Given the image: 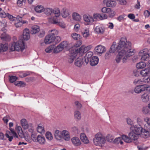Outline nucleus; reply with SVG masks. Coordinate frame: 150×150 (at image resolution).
<instances>
[{
    "label": "nucleus",
    "mask_w": 150,
    "mask_h": 150,
    "mask_svg": "<svg viewBox=\"0 0 150 150\" xmlns=\"http://www.w3.org/2000/svg\"><path fill=\"white\" fill-rule=\"evenodd\" d=\"M142 127L140 125H136L130 127V132L129 133L128 136L125 135L124 137L127 143H132L133 141H137L139 138V136L141 135Z\"/></svg>",
    "instance_id": "1"
},
{
    "label": "nucleus",
    "mask_w": 150,
    "mask_h": 150,
    "mask_svg": "<svg viewBox=\"0 0 150 150\" xmlns=\"http://www.w3.org/2000/svg\"><path fill=\"white\" fill-rule=\"evenodd\" d=\"M131 46L132 43L130 42L127 41L126 38H122L119 42L118 45H113L111 46L109 52L110 53H113L115 52H119L124 49L127 50L128 48Z\"/></svg>",
    "instance_id": "2"
},
{
    "label": "nucleus",
    "mask_w": 150,
    "mask_h": 150,
    "mask_svg": "<svg viewBox=\"0 0 150 150\" xmlns=\"http://www.w3.org/2000/svg\"><path fill=\"white\" fill-rule=\"evenodd\" d=\"M93 142L96 146H100L105 143L106 139L102 134L100 132H98L95 134Z\"/></svg>",
    "instance_id": "3"
},
{
    "label": "nucleus",
    "mask_w": 150,
    "mask_h": 150,
    "mask_svg": "<svg viewBox=\"0 0 150 150\" xmlns=\"http://www.w3.org/2000/svg\"><path fill=\"white\" fill-rule=\"evenodd\" d=\"M24 43L22 40H19L17 42H14L11 45V50L13 51L15 50L22 51L25 49Z\"/></svg>",
    "instance_id": "4"
},
{
    "label": "nucleus",
    "mask_w": 150,
    "mask_h": 150,
    "mask_svg": "<svg viewBox=\"0 0 150 150\" xmlns=\"http://www.w3.org/2000/svg\"><path fill=\"white\" fill-rule=\"evenodd\" d=\"M21 125L24 129H28L30 132H33L34 129L33 125L30 123H28L27 120L24 118L22 119L20 121Z\"/></svg>",
    "instance_id": "5"
},
{
    "label": "nucleus",
    "mask_w": 150,
    "mask_h": 150,
    "mask_svg": "<svg viewBox=\"0 0 150 150\" xmlns=\"http://www.w3.org/2000/svg\"><path fill=\"white\" fill-rule=\"evenodd\" d=\"M123 50L125 53V54L123 55L122 58V62L123 63H125L127 62L128 57L134 54L135 50L134 49L131 48V46L128 48L127 50L124 49Z\"/></svg>",
    "instance_id": "6"
},
{
    "label": "nucleus",
    "mask_w": 150,
    "mask_h": 150,
    "mask_svg": "<svg viewBox=\"0 0 150 150\" xmlns=\"http://www.w3.org/2000/svg\"><path fill=\"white\" fill-rule=\"evenodd\" d=\"M148 49L147 48L144 49L140 50L139 52V55L141 56V59L142 60L146 61L148 60L150 56L148 54Z\"/></svg>",
    "instance_id": "7"
},
{
    "label": "nucleus",
    "mask_w": 150,
    "mask_h": 150,
    "mask_svg": "<svg viewBox=\"0 0 150 150\" xmlns=\"http://www.w3.org/2000/svg\"><path fill=\"white\" fill-rule=\"evenodd\" d=\"M83 19L86 25L91 24L94 21L93 17L88 14H86L83 16Z\"/></svg>",
    "instance_id": "8"
},
{
    "label": "nucleus",
    "mask_w": 150,
    "mask_h": 150,
    "mask_svg": "<svg viewBox=\"0 0 150 150\" xmlns=\"http://www.w3.org/2000/svg\"><path fill=\"white\" fill-rule=\"evenodd\" d=\"M9 129L11 132L8 131L7 132L6 134V136L8 139L9 141L11 142L13 139L12 136L16 137H18V136L13 129L10 128Z\"/></svg>",
    "instance_id": "9"
},
{
    "label": "nucleus",
    "mask_w": 150,
    "mask_h": 150,
    "mask_svg": "<svg viewBox=\"0 0 150 150\" xmlns=\"http://www.w3.org/2000/svg\"><path fill=\"white\" fill-rule=\"evenodd\" d=\"M92 48L91 45H89L87 46L83 45L79 49L76 50V53H84L87 52L88 50H90Z\"/></svg>",
    "instance_id": "10"
},
{
    "label": "nucleus",
    "mask_w": 150,
    "mask_h": 150,
    "mask_svg": "<svg viewBox=\"0 0 150 150\" xmlns=\"http://www.w3.org/2000/svg\"><path fill=\"white\" fill-rule=\"evenodd\" d=\"M71 142L73 145L75 147L80 146L82 144L81 141L79 138L76 136L73 137L71 139Z\"/></svg>",
    "instance_id": "11"
},
{
    "label": "nucleus",
    "mask_w": 150,
    "mask_h": 150,
    "mask_svg": "<svg viewBox=\"0 0 150 150\" xmlns=\"http://www.w3.org/2000/svg\"><path fill=\"white\" fill-rule=\"evenodd\" d=\"M94 32L96 34L98 35H102L105 32V28L102 25H99L94 27Z\"/></svg>",
    "instance_id": "12"
},
{
    "label": "nucleus",
    "mask_w": 150,
    "mask_h": 150,
    "mask_svg": "<svg viewBox=\"0 0 150 150\" xmlns=\"http://www.w3.org/2000/svg\"><path fill=\"white\" fill-rule=\"evenodd\" d=\"M105 47L101 45L97 46L94 49V51L98 54H100L104 53L106 51Z\"/></svg>",
    "instance_id": "13"
},
{
    "label": "nucleus",
    "mask_w": 150,
    "mask_h": 150,
    "mask_svg": "<svg viewBox=\"0 0 150 150\" xmlns=\"http://www.w3.org/2000/svg\"><path fill=\"white\" fill-rule=\"evenodd\" d=\"M103 2L108 7L114 8L117 5L116 2L113 0H103Z\"/></svg>",
    "instance_id": "14"
},
{
    "label": "nucleus",
    "mask_w": 150,
    "mask_h": 150,
    "mask_svg": "<svg viewBox=\"0 0 150 150\" xmlns=\"http://www.w3.org/2000/svg\"><path fill=\"white\" fill-rule=\"evenodd\" d=\"M145 85H140L135 86L134 88V91L137 94H139L145 91Z\"/></svg>",
    "instance_id": "15"
},
{
    "label": "nucleus",
    "mask_w": 150,
    "mask_h": 150,
    "mask_svg": "<svg viewBox=\"0 0 150 150\" xmlns=\"http://www.w3.org/2000/svg\"><path fill=\"white\" fill-rule=\"evenodd\" d=\"M62 131H61L58 130L55 131L54 136L55 139L59 142L62 141Z\"/></svg>",
    "instance_id": "16"
},
{
    "label": "nucleus",
    "mask_w": 150,
    "mask_h": 150,
    "mask_svg": "<svg viewBox=\"0 0 150 150\" xmlns=\"http://www.w3.org/2000/svg\"><path fill=\"white\" fill-rule=\"evenodd\" d=\"M62 141L64 140L69 141L71 139L70 133L69 131L66 130H62Z\"/></svg>",
    "instance_id": "17"
},
{
    "label": "nucleus",
    "mask_w": 150,
    "mask_h": 150,
    "mask_svg": "<svg viewBox=\"0 0 150 150\" xmlns=\"http://www.w3.org/2000/svg\"><path fill=\"white\" fill-rule=\"evenodd\" d=\"M124 136H125V135L123 134L122 135L121 137H116L114 139L113 141V143L116 144H120L121 145H122L124 144L123 141V140L125 142L127 143L126 141L125 140V139L124 137Z\"/></svg>",
    "instance_id": "18"
},
{
    "label": "nucleus",
    "mask_w": 150,
    "mask_h": 150,
    "mask_svg": "<svg viewBox=\"0 0 150 150\" xmlns=\"http://www.w3.org/2000/svg\"><path fill=\"white\" fill-rule=\"evenodd\" d=\"M70 14V10L67 8H64L62 9L61 11V15L64 18L68 17Z\"/></svg>",
    "instance_id": "19"
},
{
    "label": "nucleus",
    "mask_w": 150,
    "mask_h": 150,
    "mask_svg": "<svg viewBox=\"0 0 150 150\" xmlns=\"http://www.w3.org/2000/svg\"><path fill=\"white\" fill-rule=\"evenodd\" d=\"M45 139L44 136L39 135L37 136L35 142H38L40 145H43L45 144Z\"/></svg>",
    "instance_id": "20"
},
{
    "label": "nucleus",
    "mask_w": 150,
    "mask_h": 150,
    "mask_svg": "<svg viewBox=\"0 0 150 150\" xmlns=\"http://www.w3.org/2000/svg\"><path fill=\"white\" fill-rule=\"evenodd\" d=\"M149 96L146 92H144L141 95V100L142 102L144 103H147L149 100Z\"/></svg>",
    "instance_id": "21"
},
{
    "label": "nucleus",
    "mask_w": 150,
    "mask_h": 150,
    "mask_svg": "<svg viewBox=\"0 0 150 150\" xmlns=\"http://www.w3.org/2000/svg\"><path fill=\"white\" fill-rule=\"evenodd\" d=\"M55 38L49 34L46 36L45 38L44 42L46 44H49L54 41Z\"/></svg>",
    "instance_id": "22"
},
{
    "label": "nucleus",
    "mask_w": 150,
    "mask_h": 150,
    "mask_svg": "<svg viewBox=\"0 0 150 150\" xmlns=\"http://www.w3.org/2000/svg\"><path fill=\"white\" fill-rule=\"evenodd\" d=\"M79 137L80 139L84 144H87L89 143V140L84 133H80Z\"/></svg>",
    "instance_id": "23"
},
{
    "label": "nucleus",
    "mask_w": 150,
    "mask_h": 150,
    "mask_svg": "<svg viewBox=\"0 0 150 150\" xmlns=\"http://www.w3.org/2000/svg\"><path fill=\"white\" fill-rule=\"evenodd\" d=\"M72 18L74 21H80L81 20V16L76 12H74L72 14Z\"/></svg>",
    "instance_id": "24"
},
{
    "label": "nucleus",
    "mask_w": 150,
    "mask_h": 150,
    "mask_svg": "<svg viewBox=\"0 0 150 150\" xmlns=\"http://www.w3.org/2000/svg\"><path fill=\"white\" fill-rule=\"evenodd\" d=\"M23 38L24 40H27L30 38V31L28 28H25L23 31Z\"/></svg>",
    "instance_id": "25"
},
{
    "label": "nucleus",
    "mask_w": 150,
    "mask_h": 150,
    "mask_svg": "<svg viewBox=\"0 0 150 150\" xmlns=\"http://www.w3.org/2000/svg\"><path fill=\"white\" fill-rule=\"evenodd\" d=\"M140 74L144 77H146L150 75V69L149 68H145L141 70L140 72Z\"/></svg>",
    "instance_id": "26"
},
{
    "label": "nucleus",
    "mask_w": 150,
    "mask_h": 150,
    "mask_svg": "<svg viewBox=\"0 0 150 150\" xmlns=\"http://www.w3.org/2000/svg\"><path fill=\"white\" fill-rule=\"evenodd\" d=\"M59 17L54 16L48 18V21L49 23L53 24H56L58 23V21L59 20Z\"/></svg>",
    "instance_id": "27"
},
{
    "label": "nucleus",
    "mask_w": 150,
    "mask_h": 150,
    "mask_svg": "<svg viewBox=\"0 0 150 150\" xmlns=\"http://www.w3.org/2000/svg\"><path fill=\"white\" fill-rule=\"evenodd\" d=\"M123 50L119 52L118 54L117 55L116 57L115 60L117 62L119 63L123 57V55H125V53L123 51Z\"/></svg>",
    "instance_id": "28"
},
{
    "label": "nucleus",
    "mask_w": 150,
    "mask_h": 150,
    "mask_svg": "<svg viewBox=\"0 0 150 150\" xmlns=\"http://www.w3.org/2000/svg\"><path fill=\"white\" fill-rule=\"evenodd\" d=\"M99 59L96 56L92 57L90 59V64L92 66L96 65L98 63Z\"/></svg>",
    "instance_id": "29"
},
{
    "label": "nucleus",
    "mask_w": 150,
    "mask_h": 150,
    "mask_svg": "<svg viewBox=\"0 0 150 150\" xmlns=\"http://www.w3.org/2000/svg\"><path fill=\"white\" fill-rule=\"evenodd\" d=\"M83 64V59L81 57L77 58L75 61V64L77 67H80Z\"/></svg>",
    "instance_id": "30"
},
{
    "label": "nucleus",
    "mask_w": 150,
    "mask_h": 150,
    "mask_svg": "<svg viewBox=\"0 0 150 150\" xmlns=\"http://www.w3.org/2000/svg\"><path fill=\"white\" fill-rule=\"evenodd\" d=\"M74 117L76 121H79L81 119V115L79 111L78 110L75 111L74 112Z\"/></svg>",
    "instance_id": "31"
},
{
    "label": "nucleus",
    "mask_w": 150,
    "mask_h": 150,
    "mask_svg": "<svg viewBox=\"0 0 150 150\" xmlns=\"http://www.w3.org/2000/svg\"><path fill=\"white\" fill-rule=\"evenodd\" d=\"M144 121L146 122L147 125H144V128L150 131V117H146L144 119Z\"/></svg>",
    "instance_id": "32"
},
{
    "label": "nucleus",
    "mask_w": 150,
    "mask_h": 150,
    "mask_svg": "<svg viewBox=\"0 0 150 150\" xmlns=\"http://www.w3.org/2000/svg\"><path fill=\"white\" fill-rule=\"evenodd\" d=\"M40 27L37 25H34L31 27V33L32 34H35L40 31Z\"/></svg>",
    "instance_id": "33"
},
{
    "label": "nucleus",
    "mask_w": 150,
    "mask_h": 150,
    "mask_svg": "<svg viewBox=\"0 0 150 150\" xmlns=\"http://www.w3.org/2000/svg\"><path fill=\"white\" fill-rule=\"evenodd\" d=\"M34 10L36 12L41 13L44 11V7L42 5H38L35 7Z\"/></svg>",
    "instance_id": "34"
},
{
    "label": "nucleus",
    "mask_w": 150,
    "mask_h": 150,
    "mask_svg": "<svg viewBox=\"0 0 150 150\" xmlns=\"http://www.w3.org/2000/svg\"><path fill=\"white\" fill-rule=\"evenodd\" d=\"M37 131L41 134H44L45 132L44 128L43 125L39 124L37 127Z\"/></svg>",
    "instance_id": "35"
},
{
    "label": "nucleus",
    "mask_w": 150,
    "mask_h": 150,
    "mask_svg": "<svg viewBox=\"0 0 150 150\" xmlns=\"http://www.w3.org/2000/svg\"><path fill=\"white\" fill-rule=\"evenodd\" d=\"M142 131L141 134H142V136L146 138L149 137L150 133L149 130L147 129L146 130L142 127Z\"/></svg>",
    "instance_id": "36"
},
{
    "label": "nucleus",
    "mask_w": 150,
    "mask_h": 150,
    "mask_svg": "<svg viewBox=\"0 0 150 150\" xmlns=\"http://www.w3.org/2000/svg\"><path fill=\"white\" fill-rule=\"evenodd\" d=\"M8 49V47L6 44L0 43V54L6 51Z\"/></svg>",
    "instance_id": "37"
},
{
    "label": "nucleus",
    "mask_w": 150,
    "mask_h": 150,
    "mask_svg": "<svg viewBox=\"0 0 150 150\" xmlns=\"http://www.w3.org/2000/svg\"><path fill=\"white\" fill-rule=\"evenodd\" d=\"M44 11L45 13L47 15H51L53 11V9L50 8H44Z\"/></svg>",
    "instance_id": "38"
},
{
    "label": "nucleus",
    "mask_w": 150,
    "mask_h": 150,
    "mask_svg": "<svg viewBox=\"0 0 150 150\" xmlns=\"http://www.w3.org/2000/svg\"><path fill=\"white\" fill-rule=\"evenodd\" d=\"M15 129L16 132L20 136L22 135L23 132L22 127L21 126L16 125Z\"/></svg>",
    "instance_id": "39"
},
{
    "label": "nucleus",
    "mask_w": 150,
    "mask_h": 150,
    "mask_svg": "<svg viewBox=\"0 0 150 150\" xmlns=\"http://www.w3.org/2000/svg\"><path fill=\"white\" fill-rule=\"evenodd\" d=\"M146 66V63L141 62L138 63L136 65V67L138 69H142L144 68Z\"/></svg>",
    "instance_id": "40"
},
{
    "label": "nucleus",
    "mask_w": 150,
    "mask_h": 150,
    "mask_svg": "<svg viewBox=\"0 0 150 150\" xmlns=\"http://www.w3.org/2000/svg\"><path fill=\"white\" fill-rule=\"evenodd\" d=\"M68 42L67 41H63L59 45L60 48L62 50L65 48L67 47Z\"/></svg>",
    "instance_id": "41"
},
{
    "label": "nucleus",
    "mask_w": 150,
    "mask_h": 150,
    "mask_svg": "<svg viewBox=\"0 0 150 150\" xmlns=\"http://www.w3.org/2000/svg\"><path fill=\"white\" fill-rule=\"evenodd\" d=\"M54 48V45H51L46 48L45 49V51L46 53H50L53 51Z\"/></svg>",
    "instance_id": "42"
},
{
    "label": "nucleus",
    "mask_w": 150,
    "mask_h": 150,
    "mask_svg": "<svg viewBox=\"0 0 150 150\" xmlns=\"http://www.w3.org/2000/svg\"><path fill=\"white\" fill-rule=\"evenodd\" d=\"M145 79H143V80H141L140 79H135L134 81V83L135 84H142L143 83H145L144 81Z\"/></svg>",
    "instance_id": "43"
},
{
    "label": "nucleus",
    "mask_w": 150,
    "mask_h": 150,
    "mask_svg": "<svg viewBox=\"0 0 150 150\" xmlns=\"http://www.w3.org/2000/svg\"><path fill=\"white\" fill-rule=\"evenodd\" d=\"M110 8L108 7H104L102 8L101 9V11L103 13H108V12L110 11Z\"/></svg>",
    "instance_id": "44"
},
{
    "label": "nucleus",
    "mask_w": 150,
    "mask_h": 150,
    "mask_svg": "<svg viewBox=\"0 0 150 150\" xmlns=\"http://www.w3.org/2000/svg\"><path fill=\"white\" fill-rule=\"evenodd\" d=\"M114 137L113 136L110 135H108L106 137V140L110 142H112L113 141Z\"/></svg>",
    "instance_id": "45"
},
{
    "label": "nucleus",
    "mask_w": 150,
    "mask_h": 150,
    "mask_svg": "<svg viewBox=\"0 0 150 150\" xmlns=\"http://www.w3.org/2000/svg\"><path fill=\"white\" fill-rule=\"evenodd\" d=\"M83 36L85 38H87L89 35V31L88 29H85L82 32Z\"/></svg>",
    "instance_id": "46"
},
{
    "label": "nucleus",
    "mask_w": 150,
    "mask_h": 150,
    "mask_svg": "<svg viewBox=\"0 0 150 150\" xmlns=\"http://www.w3.org/2000/svg\"><path fill=\"white\" fill-rule=\"evenodd\" d=\"M126 121L127 125H129L131 126V127H132L136 125H134V123L133 121L130 118H127L126 119Z\"/></svg>",
    "instance_id": "47"
},
{
    "label": "nucleus",
    "mask_w": 150,
    "mask_h": 150,
    "mask_svg": "<svg viewBox=\"0 0 150 150\" xmlns=\"http://www.w3.org/2000/svg\"><path fill=\"white\" fill-rule=\"evenodd\" d=\"M45 136L46 138L49 140H52L53 138L52 133L49 132H46L45 134Z\"/></svg>",
    "instance_id": "48"
},
{
    "label": "nucleus",
    "mask_w": 150,
    "mask_h": 150,
    "mask_svg": "<svg viewBox=\"0 0 150 150\" xmlns=\"http://www.w3.org/2000/svg\"><path fill=\"white\" fill-rule=\"evenodd\" d=\"M53 12L55 14V16L58 17H59L61 14L60 11L58 8H56L54 10L53 9Z\"/></svg>",
    "instance_id": "49"
},
{
    "label": "nucleus",
    "mask_w": 150,
    "mask_h": 150,
    "mask_svg": "<svg viewBox=\"0 0 150 150\" xmlns=\"http://www.w3.org/2000/svg\"><path fill=\"white\" fill-rule=\"evenodd\" d=\"M71 36L72 38L75 40H77L79 39H80L81 37V36L80 35L75 33H72L71 35Z\"/></svg>",
    "instance_id": "50"
},
{
    "label": "nucleus",
    "mask_w": 150,
    "mask_h": 150,
    "mask_svg": "<svg viewBox=\"0 0 150 150\" xmlns=\"http://www.w3.org/2000/svg\"><path fill=\"white\" fill-rule=\"evenodd\" d=\"M14 84L16 86L20 87H24L25 86V83L22 81H18L16 82Z\"/></svg>",
    "instance_id": "51"
},
{
    "label": "nucleus",
    "mask_w": 150,
    "mask_h": 150,
    "mask_svg": "<svg viewBox=\"0 0 150 150\" xmlns=\"http://www.w3.org/2000/svg\"><path fill=\"white\" fill-rule=\"evenodd\" d=\"M76 55L75 54H73L68 59V62L70 63H72L73 62L74 59L76 57Z\"/></svg>",
    "instance_id": "52"
},
{
    "label": "nucleus",
    "mask_w": 150,
    "mask_h": 150,
    "mask_svg": "<svg viewBox=\"0 0 150 150\" xmlns=\"http://www.w3.org/2000/svg\"><path fill=\"white\" fill-rule=\"evenodd\" d=\"M62 50L60 48V47L58 45L56 47H54L53 49V52L54 53H58L62 51Z\"/></svg>",
    "instance_id": "53"
},
{
    "label": "nucleus",
    "mask_w": 150,
    "mask_h": 150,
    "mask_svg": "<svg viewBox=\"0 0 150 150\" xmlns=\"http://www.w3.org/2000/svg\"><path fill=\"white\" fill-rule=\"evenodd\" d=\"M51 33L49 34L51 36H54L55 38V36L58 34V32L56 30L54 29L51 30H50Z\"/></svg>",
    "instance_id": "54"
},
{
    "label": "nucleus",
    "mask_w": 150,
    "mask_h": 150,
    "mask_svg": "<svg viewBox=\"0 0 150 150\" xmlns=\"http://www.w3.org/2000/svg\"><path fill=\"white\" fill-rule=\"evenodd\" d=\"M148 107H144L142 108V112L143 113L146 115L148 114L149 112V110L148 109Z\"/></svg>",
    "instance_id": "55"
},
{
    "label": "nucleus",
    "mask_w": 150,
    "mask_h": 150,
    "mask_svg": "<svg viewBox=\"0 0 150 150\" xmlns=\"http://www.w3.org/2000/svg\"><path fill=\"white\" fill-rule=\"evenodd\" d=\"M17 77L15 76H11L9 77L10 81L11 83H13L17 79Z\"/></svg>",
    "instance_id": "56"
},
{
    "label": "nucleus",
    "mask_w": 150,
    "mask_h": 150,
    "mask_svg": "<svg viewBox=\"0 0 150 150\" xmlns=\"http://www.w3.org/2000/svg\"><path fill=\"white\" fill-rule=\"evenodd\" d=\"M75 105L77 109H80L82 107L81 103L79 101H76L75 102Z\"/></svg>",
    "instance_id": "57"
},
{
    "label": "nucleus",
    "mask_w": 150,
    "mask_h": 150,
    "mask_svg": "<svg viewBox=\"0 0 150 150\" xmlns=\"http://www.w3.org/2000/svg\"><path fill=\"white\" fill-rule=\"evenodd\" d=\"M93 19H97L99 18L100 19V17H102L101 15L99 13H94L93 15Z\"/></svg>",
    "instance_id": "58"
},
{
    "label": "nucleus",
    "mask_w": 150,
    "mask_h": 150,
    "mask_svg": "<svg viewBox=\"0 0 150 150\" xmlns=\"http://www.w3.org/2000/svg\"><path fill=\"white\" fill-rule=\"evenodd\" d=\"M108 12L109 17L110 18L113 17L115 14V12L110 8V10Z\"/></svg>",
    "instance_id": "59"
},
{
    "label": "nucleus",
    "mask_w": 150,
    "mask_h": 150,
    "mask_svg": "<svg viewBox=\"0 0 150 150\" xmlns=\"http://www.w3.org/2000/svg\"><path fill=\"white\" fill-rule=\"evenodd\" d=\"M7 17L11 21H13L16 20V17H13L9 13H7Z\"/></svg>",
    "instance_id": "60"
},
{
    "label": "nucleus",
    "mask_w": 150,
    "mask_h": 150,
    "mask_svg": "<svg viewBox=\"0 0 150 150\" xmlns=\"http://www.w3.org/2000/svg\"><path fill=\"white\" fill-rule=\"evenodd\" d=\"M71 130L72 132H73L76 134H78L79 132L78 129L76 127H72L71 128Z\"/></svg>",
    "instance_id": "61"
},
{
    "label": "nucleus",
    "mask_w": 150,
    "mask_h": 150,
    "mask_svg": "<svg viewBox=\"0 0 150 150\" xmlns=\"http://www.w3.org/2000/svg\"><path fill=\"white\" fill-rule=\"evenodd\" d=\"M93 53L89 51L86 54L85 57L87 58L91 59L92 57Z\"/></svg>",
    "instance_id": "62"
},
{
    "label": "nucleus",
    "mask_w": 150,
    "mask_h": 150,
    "mask_svg": "<svg viewBox=\"0 0 150 150\" xmlns=\"http://www.w3.org/2000/svg\"><path fill=\"white\" fill-rule=\"evenodd\" d=\"M33 132H31L32 133L31 134V137L33 141L35 142L36 140L37 137L36 136L35 134L33 133Z\"/></svg>",
    "instance_id": "63"
},
{
    "label": "nucleus",
    "mask_w": 150,
    "mask_h": 150,
    "mask_svg": "<svg viewBox=\"0 0 150 150\" xmlns=\"http://www.w3.org/2000/svg\"><path fill=\"white\" fill-rule=\"evenodd\" d=\"M80 27V25L79 23H77L74 26V29L75 31L77 32L79 30Z\"/></svg>",
    "instance_id": "64"
}]
</instances>
